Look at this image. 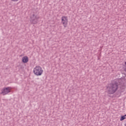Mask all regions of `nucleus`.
<instances>
[{"label":"nucleus","mask_w":126,"mask_h":126,"mask_svg":"<svg viewBox=\"0 0 126 126\" xmlns=\"http://www.w3.org/2000/svg\"><path fill=\"white\" fill-rule=\"evenodd\" d=\"M67 17L66 16H63L62 17V23L63 24L64 28L66 27L67 25Z\"/></svg>","instance_id":"5"},{"label":"nucleus","mask_w":126,"mask_h":126,"mask_svg":"<svg viewBox=\"0 0 126 126\" xmlns=\"http://www.w3.org/2000/svg\"><path fill=\"white\" fill-rule=\"evenodd\" d=\"M125 89H126V85L122 80L114 81L107 87V93L110 94H114L118 91L117 94L121 95V94L125 92Z\"/></svg>","instance_id":"1"},{"label":"nucleus","mask_w":126,"mask_h":126,"mask_svg":"<svg viewBox=\"0 0 126 126\" xmlns=\"http://www.w3.org/2000/svg\"><path fill=\"white\" fill-rule=\"evenodd\" d=\"M12 1H18V0H11Z\"/></svg>","instance_id":"8"},{"label":"nucleus","mask_w":126,"mask_h":126,"mask_svg":"<svg viewBox=\"0 0 126 126\" xmlns=\"http://www.w3.org/2000/svg\"><path fill=\"white\" fill-rule=\"evenodd\" d=\"M125 119H126V114L123 116H121L120 121H124V120H125Z\"/></svg>","instance_id":"7"},{"label":"nucleus","mask_w":126,"mask_h":126,"mask_svg":"<svg viewBox=\"0 0 126 126\" xmlns=\"http://www.w3.org/2000/svg\"><path fill=\"white\" fill-rule=\"evenodd\" d=\"M125 126H126V124H125Z\"/></svg>","instance_id":"9"},{"label":"nucleus","mask_w":126,"mask_h":126,"mask_svg":"<svg viewBox=\"0 0 126 126\" xmlns=\"http://www.w3.org/2000/svg\"><path fill=\"white\" fill-rule=\"evenodd\" d=\"M29 61V59L28 58V57L27 56H24L22 58V62L24 63H27Z\"/></svg>","instance_id":"6"},{"label":"nucleus","mask_w":126,"mask_h":126,"mask_svg":"<svg viewBox=\"0 0 126 126\" xmlns=\"http://www.w3.org/2000/svg\"><path fill=\"white\" fill-rule=\"evenodd\" d=\"M11 92V88L8 87L3 88L2 90H1V92L0 94H2V95H4L8 94V93H10Z\"/></svg>","instance_id":"4"},{"label":"nucleus","mask_w":126,"mask_h":126,"mask_svg":"<svg viewBox=\"0 0 126 126\" xmlns=\"http://www.w3.org/2000/svg\"><path fill=\"white\" fill-rule=\"evenodd\" d=\"M39 18H40L39 16L36 15L35 14H32L31 16L30 22L31 24H37L38 21H39Z\"/></svg>","instance_id":"3"},{"label":"nucleus","mask_w":126,"mask_h":126,"mask_svg":"<svg viewBox=\"0 0 126 126\" xmlns=\"http://www.w3.org/2000/svg\"><path fill=\"white\" fill-rule=\"evenodd\" d=\"M33 73L35 75H37V76H40V75H42L43 73V69H42V67L40 66H36L33 69Z\"/></svg>","instance_id":"2"}]
</instances>
